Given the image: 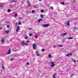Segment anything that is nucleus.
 Here are the masks:
<instances>
[{
    "mask_svg": "<svg viewBox=\"0 0 78 78\" xmlns=\"http://www.w3.org/2000/svg\"><path fill=\"white\" fill-rule=\"evenodd\" d=\"M28 44L27 43H25L23 42V41H22L21 42V45L22 46H24V45H28Z\"/></svg>",
    "mask_w": 78,
    "mask_h": 78,
    "instance_id": "f257e3e1",
    "label": "nucleus"
},
{
    "mask_svg": "<svg viewBox=\"0 0 78 78\" xmlns=\"http://www.w3.org/2000/svg\"><path fill=\"white\" fill-rule=\"evenodd\" d=\"M51 65L50 66L51 67H53L55 66V63L53 62H51Z\"/></svg>",
    "mask_w": 78,
    "mask_h": 78,
    "instance_id": "f03ea898",
    "label": "nucleus"
},
{
    "mask_svg": "<svg viewBox=\"0 0 78 78\" xmlns=\"http://www.w3.org/2000/svg\"><path fill=\"white\" fill-rule=\"evenodd\" d=\"M49 25H50L49 24H45L43 25L42 26L43 27H49Z\"/></svg>",
    "mask_w": 78,
    "mask_h": 78,
    "instance_id": "7ed1b4c3",
    "label": "nucleus"
},
{
    "mask_svg": "<svg viewBox=\"0 0 78 78\" xmlns=\"http://www.w3.org/2000/svg\"><path fill=\"white\" fill-rule=\"evenodd\" d=\"M19 28H20V26H17L16 30V32L18 33L19 32Z\"/></svg>",
    "mask_w": 78,
    "mask_h": 78,
    "instance_id": "20e7f679",
    "label": "nucleus"
},
{
    "mask_svg": "<svg viewBox=\"0 0 78 78\" xmlns=\"http://www.w3.org/2000/svg\"><path fill=\"white\" fill-rule=\"evenodd\" d=\"M11 53V49H10L9 50L8 52L7 53V55H9V54H10Z\"/></svg>",
    "mask_w": 78,
    "mask_h": 78,
    "instance_id": "39448f33",
    "label": "nucleus"
},
{
    "mask_svg": "<svg viewBox=\"0 0 78 78\" xmlns=\"http://www.w3.org/2000/svg\"><path fill=\"white\" fill-rule=\"evenodd\" d=\"M33 48L34 49V50L36 49V44H33Z\"/></svg>",
    "mask_w": 78,
    "mask_h": 78,
    "instance_id": "423d86ee",
    "label": "nucleus"
},
{
    "mask_svg": "<svg viewBox=\"0 0 78 78\" xmlns=\"http://www.w3.org/2000/svg\"><path fill=\"white\" fill-rule=\"evenodd\" d=\"M0 5V8H3V3H1Z\"/></svg>",
    "mask_w": 78,
    "mask_h": 78,
    "instance_id": "0eeeda50",
    "label": "nucleus"
},
{
    "mask_svg": "<svg viewBox=\"0 0 78 78\" xmlns=\"http://www.w3.org/2000/svg\"><path fill=\"white\" fill-rule=\"evenodd\" d=\"M61 36H66L67 35V33H64L62 34H61Z\"/></svg>",
    "mask_w": 78,
    "mask_h": 78,
    "instance_id": "6e6552de",
    "label": "nucleus"
},
{
    "mask_svg": "<svg viewBox=\"0 0 78 78\" xmlns=\"http://www.w3.org/2000/svg\"><path fill=\"white\" fill-rule=\"evenodd\" d=\"M5 32L7 34L9 32V30H5Z\"/></svg>",
    "mask_w": 78,
    "mask_h": 78,
    "instance_id": "1a4fd4ad",
    "label": "nucleus"
},
{
    "mask_svg": "<svg viewBox=\"0 0 78 78\" xmlns=\"http://www.w3.org/2000/svg\"><path fill=\"white\" fill-rule=\"evenodd\" d=\"M56 73H55L54 75H53V78H56Z\"/></svg>",
    "mask_w": 78,
    "mask_h": 78,
    "instance_id": "9d476101",
    "label": "nucleus"
},
{
    "mask_svg": "<svg viewBox=\"0 0 78 78\" xmlns=\"http://www.w3.org/2000/svg\"><path fill=\"white\" fill-rule=\"evenodd\" d=\"M48 58H51V54H48Z\"/></svg>",
    "mask_w": 78,
    "mask_h": 78,
    "instance_id": "9b49d317",
    "label": "nucleus"
},
{
    "mask_svg": "<svg viewBox=\"0 0 78 78\" xmlns=\"http://www.w3.org/2000/svg\"><path fill=\"white\" fill-rule=\"evenodd\" d=\"M1 43H3L4 42V40L3 39V38H2V39L1 41Z\"/></svg>",
    "mask_w": 78,
    "mask_h": 78,
    "instance_id": "f8f14e48",
    "label": "nucleus"
},
{
    "mask_svg": "<svg viewBox=\"0 0 78 78\" xmlns=\"http://www.w3.org/2000/svg\"><path fill=\"white\" fill-rule=\"evenodd\" d=\"M63 46L61 45V44H59V46H58L57 47H62Z\"/></svg>",
    "mask_w": 78,
    "mask_h": 78,
    "instance_id": "ddd939ff",
    "label": "nucleus"
},
{
    "mask_svg": "<svg viewBox=\"0 0 78 78\" xmlns=\"http://www.w3.org/2000/svg\"><path fill=\"white\" fill-rule=\"evenodd\" d=\"M60 4L62 5H64V4H65V3H64V2H60Z\"/></svg>",
    "mask_w": 78,
    "mask_h": 78,
    "instance_id": "4468645a",
    "label": "nucleus"
},
{
    "mask_svg": "<svg viewBox=\"0 0 78 78\" xmlns=\"http://www.w3.org/2000/svg\"><path fill=\"white\" fill-rule=\"evenodd\" d=\"M70 22H67V25H68V26H69V25H70Z\"/></svg>",
    "mask_w": 78,
    "mask_h": 78,
    "instance_id": "2eb2a0df",
    "label": "nucleus"
},
{
    "mask_svg": "<svg viewBox=\"0 0 78 78\" xmlns=\"http://www.w3.org/2000/svg\"><path fill=\"white\" fill-rule=\"evenodd\" d=\"M2 67L3 69H5V67L3 65V64H2Z\"/></svg>",
    "mask_w": 78,
    "mask_h": 78,
    "instance_id": "dca6fc26",
    "label": "nucleus"
},
{
    "mask_svg": "<svg viewBox=\"0 0 78 78\" xmlns=\"http://www.w3.org/2000/svg\"><path fill=\"white\" fill-rule=\"evenodd\" d=\"M24 38L25 39H27V38H28V36H24Z\"/></svg>",
    "mask_w": 78,
    "mask_h": 78,
    "instance_id": "f3484780",
    "label": "nucleus"
},
{
    "mask_svg": "<svg viewBox=\"0 0 78 78\" xmlns=\"http://www.w3.org/2000/svg\"><path fill=\"white\" fill-rule=\"evenodd\" d=\"M40 17H41L42 18V19H43V14H41L40 15Z\"/></svg>",
    "mask_w": 78,
    "mask_h": 78,
    "instance_id": "a211bd4d",
    "label": "nucleus"
},
{
    "mask_svg": "<svg viewBox=\"0 0 78 78\" xmlns=\"http://www.w3.org/2000/svg\"><path fill=\"white\" fill-rule=\"evenodd\" d=\"M68 39H73V37H69L68 38Z\"/></svg>",
    "mask_w": 78,
    "mask_h": 78,
    "instance_id": "6ab92c4d",
    "label": "nucleus"
},
{
    "mask_svg": "<svg viewBox=\"0 0 78 78\" xmlns=\"http://www.w3.org/2000/svg\"><path fill=\"white\" fill-rule=\"evenodd\" d=\"M41 12L42 13H43L44 12V10L42 9L41 10Z\"/></svg>",
    "mask_w": 78,
    "mask_h": 78,
    "instance_id": "aec40b11",
    "label": "nucleus"
},
{
    "mask_svg": "<svg viewBox=\"0 0 78 78\" xmlns=\"http://www.w3.org/2000/svg\"><path fill=\"white\" fill-rule=\"evenodd\" d=\"M31 6V4H30V3H29L28 4V6H27V7H29L30 6Z\"/></svg>",
    "mask_w": 78,
    "mask_h": 78,
    "instance_id": "412c9836",
    "label": "nucleus"
},
{
    "mask_svg": "<svg viewBox=\"0 0 78 78\" xmlns=\"http://www.w3.org/2000/svg\"><path fill=\"white\" fill-rule=\"evenodd\" d=\"M11 10H10V9H9L8 10H7V12H10Z\"/></svg>",
    "mask_w": 78,
    "mask_h": 78,
    "instance_id": "4be33fe9",
    "label": "nucleus"
},
{
    "mask_svg": "<svg viewBox=\"0 0 78 78\" xmlns=\"http://www.w3.org/2000/svg\"><path fill=\"white\" fill-rule=\"evenodd\" d=\"M18 23L19 25H21V22L20 21Z\"/></svg>",
    "mask_w": 78,
    "mask_h": 78,
    "instance_id": "5701e85b",
    "label": "nucleus"
},
{
    "mask_svg": "<svg viewBox=\"0 0 78 78\" xmlns=\"http://www.w3.org/2000/svg\"><path fill=\"white\" fill-rule=\"evenodd\" d=\"M69 56H72V54L71 53H69Z\"/></svg>",
    "mask_w": 78,
    "mask_h": 78,
    "instance_id": "b1692460",
    "label": "nucleus"
},
{
    "mask_svg": "<svg viewBox=\"0 0 78 78\" xmlns=\"http://www.w3.org/2000/svg\"><path fill=\"white\" fill-rule=\"evenodd\" d=\"M5 23H8L7 24L8 25L9 23V22L8 21H6Z\"/></svg>",
    "mask_w": 78,
    "mask_h": 78,
    "instance_id": "393cba45",
    "label": "nucleus"
},
{
    "mask_svg": "<svg viewBox=\"0 0 78 78\" xmlns=\"http://www.w3.org/2000/svg\"><path fill=\"white\" fill-rule=\"evenodd\" d=\"M17 14L16 13L15 15V17H17Z\"/></svg>",
    "mask_w": 78,
    "mask_h": 78,
    "instance_id": "a878e982",
    "label": "nucleus"
},
{
    "mask_svg": "<svg viewBox=\"0 0 78 78\" xmlns=\"http://www.w3.org/2000/svg\"><path fill=\"white\" fill-rule=\"evenodd\" d=\"M29 36H32V34H29Z\"/></svg>",
    "mask_w": 78,
    "mask_h": 78,
    "instance_id": "bb28decb",
    "label": "nucleus"
},
{
    "mask_svg": "<svg viewBox=\"0 0 78 78\" xmlns=\"http://www.w3.org/2000/svg\"><path fill=\"white\" fill-rule=\"evenodd\" d=\"M38 37V36L37 35H35V38H37Z\"/></svg>",
    "mask_w": 78,
    "mask_h": 78,
    "instance_id": "cd10ccee",
    "label": "nucleus"
},
{
    "mask_svg": "<svg viewBox=\"0 0 78 78\" xmlns=\"http://www.w3.org/2000/svg\"><path fill=\"white\" fill-rule=\"evenodd\" d=\"M51 9H53V7H52V6H51Z\"/></svg>",
    "mask_w": 78,
    "mask_h": 78,
    "instance_id": "c85d7f7f",
    "label": "nucleus"
},
{
    "mask_svg": "<svg viewBox=\"0 0 78 78\" xmlns=\"http://www.w3.org/2000/svg\"><path fill=\"white\" fill-rule=\"evenodd\" d=\"M74 75H74V74H72V75L70 77H72V76H74Z\"/></svg>",
    "mask_w": 78,
    "mask_h": 78,
    "instance_id": "c756f323",
    "label": "nucleus"
},
{
    "mask_svg": "<svg viewBox=\"0 0 78 78\" xmlns=\"http://www.w3.org/2000/svg\"><path fill=\"white\" fill-rule=\"evenodd\" d=\"M66 56H69V54H66Z\"/></svg>",
    "mask_w": 78,
    "mask_h": 78,
    "instance_id": "7c9ffc66",
    "label": "nucleus"
},
{
    "mask_svg": "<svg viewBox=\"0 0 78 78\" xmlns=\"http://www.w3.org/2000/svg\"><path fill=\"white\" fill-rule=\"evenodd\" d=\"M40 20V19H39V20H38V22H39V23L40 22V21H41Z\"/></svg>",
    "mask_w": 78,
    "mask_h": 78,
    "instance_id": "2f4dec72",
    "label": "nucleus"
},
{
    "mask_svg": "<svg viewBox=\"0 0 78 78\" xmlns=\"http://www.w3.org/2000/svg\"><path fill=\"white\" fill-rule=\"evenodd\" d=\"M27 65H30V63H28V62H27Z\"/></svg>",
    "mask_w": 78,
    "mask_h": 78,
    "instance_id": "473e14b6",
    "label": "nucleus"
},
{
    "mask_svg": "<svg viewBox=\"0 0 78 78\" xmlns=\"http://www.w3.org/2000/svg\"><path fill=\"white\" fill-rule=\"evenodd\" d=\"M6 27H7V28H9V25H7L6 26Z\"/></svg>",
    "mask_w": 78,
    "mask_h": 78,
    "instance_id": "72a5a7b5",
    "label": "nucleus"
},
{
    "mask_svg": "<svg viewBox=\"0 0 78 78\" xmlns=\"http://www.w3.org/2000/svg\"><path fill=\"white\" fill-rule=\"evenodd\" d=\"M73 61H74V63L76 62V60H73Z\"/></svg>",
    "mask_w": 78,
    "mask_h": 78,
    "instance_id": "f704fd0d",
    "label": "nucleus"
},
{
    "mask_svg": "<svg viewBox=\"0 0 78 78\" xmlns=\"http://www.w3.org/2000/svg\"><path fill=\"white\" fill-rule=\"evenodd\" d=\"M32 13H34V10H32Z\"/></svg>",
    "mask_w": 78,
    "mask_h": 78,
    "instance_id": "c9c22d12",
    "label": "nucleus"
},
{
    "mask_svg": "<svg viewBox=\"0 0 78 78\" xmlns=\"http://www.w3.org/2000/svg\"><path fill=\"white\" fill-rule=\"evenodd\" d=\"M37 56H39V54H38L37 55Z\"/></svg>",
    "mask_w": 78,
    "mask_h": 78,
    "instance_id": "e433bc0d",
    "label": "nucleus"
},
{
    "mask_svg": "<svg viewBox=\"0 0 78 78\" xmlns=\"http://www.w3.org/2000/svg\"><path fill=\"white\" fill-rule=\"evenodd\" d=\"M13 59H14L13 58L11 59H10V61H12V60H13Z\"/></svg>",
    "mask_w": 78,
    "mask_h": 78,
    "instance_id": "4c0bfd02",
    "label": "nucleus"
},
{
    "mask_svg": "<svg viewBox=\"0 0 78 78\" xmlns=\"http://www.w3.org/2000/svg\"><path fill=\"white\" fill-rule=\"evenodd\" d=\"M42 51H44V49H42Z\"/></svg>",
    "mask_w": 78,
    "mask_h": 78,
    "instance_id": "58836bf2",
    "label": "nucleus"
},
{
    "mask_svg": "<svg viewBox=\"0 0 78 78\" xmlns=\"http://www.w3.org/2000/svg\"><path fill=\"white\" fill-rule=\"evenodd\" d=\"M62 41L64 42V41H66V40H62Z\"/></svg>",
    "mask_w": 78,
    "mask_h": 78,
    "instance_id": "ea45409f",
    "label": "nucleus"
},
{
    "mask_svg": "<svg viewBox=\"0 0 78 78\" xmlns=\"http://www.w3.org/2000/svg\"><path fill=\"white\" fill-rule=\"evenodd\" d=\"M36 53H37V54L39 53V52L37 51H36Z\"/></svg>",
    "mask_w": 78,
    "mask_h": 78,
    "instance_id": "a19ab883",
    "label": "nucleus"
},
{
    "mask_svg": "<svg viewBox=\"0 0 78 78\" xmlns=\"http://www.w3.org/2000/svg\"><path fill=\"white\" fill-rule=\"evenodd\" d=\"M34 8H36V6H34Z\"/></svg>",
    "mask_w": 78,
    "mask_h": 78,
    "instance_id": "79ce46f5",
    "label": "nucleus"
},
{
    "mask_svg": "<svg viewBox=\"0 0 78 78\" xmlns=\"http://www.w3.org/2000/svg\"><path fill=\"white\" fill-rule=\"evenodd\" d=\"M27 3H30V1H28L27 2Z\"/></svg>",
    "mask_w": 78,
    "mask_h": 78,
    "instance_id": "37998d69",
    "label": "nucleus"
},
{
    "mask_svg": "<svg viewBox=\"0 0 78 78\" xmlns=\"http://www.w3.org/2000/svg\"><path fill=\"white\" fill-rule=\"evenodd\" d=\"M40 19V21H42V19Z\"/></svg>",
    "mask_w": 78,
    "mask_h": 78,
    "instance_id": "c03bdc74",
    "label": "nucleus"
},
{
    "mask_svg": "<svg viewBox=\"0 0 78 78\" xmlns=\"http://www.w3.org/2000/svg\"><path fill=\"white\" fill-rule=\"evenodd\" d=\"M13 2H16V1H14V0L13 1Z\"/></svg>",
    "mask_w": 78,
    "mask_h": 78,
    "instance_id": "a18cd8bd",
    "label": "nucleus"
},
{
    "mask_svg": "<svg viewBox=\"0 0 78 78\" xmlns=\"http://www.w3.org/2000/svg\"><path fill=\"white\" fill-rule=\"evenodd\" d=\"M55 45H54L53 46V47L54 48H55Z\"/></svg>",
    "mask_w": 78,
    "mask_h": 78,
    "instance_id": "49530a36",
    "label": "nucleus"
},
{
    "mask_svg": "<svg viewBox=\"0 0 78 78\" xmlns=\"http://www.w3.org/2000/svg\"><path fill=\"white\" fill-rule=\"evenodd\" d=\"M15 25H17V23H15Z\"/></svg>",
    "mask_w": 78,
    "mask_h": 78,
    "instance_id": "de8ad7c7",
    "label": "nucleus"
},
{
    "mask_svg": "<svg viewBox=\"0 0 78 78\" xmlns=\"http://www.w3.org/2000/svg\"><path fill=\"white\" fill-rule=\"evenodd\" d=\"M73 2H74V3L76 2V1H73Z\"/></svg>",
    "mask_w": 78,
    "mask_h": 78,
    "instance_id": "09e8293b",
    "label": "nucleus"
},
{
    "mask_svg": "<svg viewBox=\"0 0 78 78\" xmlns=\"http://www.w3.org/2000/svg\"><path fill=\"white\" fill-rule=\"evenodd\" d=\"M69 70H70V69H68V71H69Z\"/></svg>",
    "mask_w": 78,
    "mask_h": 78,
    "instance_id": "8fccbe9b",
    "label": "nucleus"
},
{
    "mask_svg": "<svg viewBox=\"0 0 78 78\" xmlns=\"http://www.w3.org/2000/svg\"><path fill=\"white\" fill-rule=\"evenodd\" d=\"M26 42H27V43H28V42H29V41H27Z\"/></svg>",
    "mask_w": 78,
    "mask_h": 78,
    "instance_id": "3c124183",
    "label": "nucleus"
},
{
    "mask_svg": "<svg viewBox=\"0 0 78 78\" xmlns=\"http://www.w3.org/2000/svg\"><path fill=\"white\" fill-rule=\"evenodd\" d=\"M29 29L30 30H31V28H29Z\"/></svg>",
    "mask_w": 78,
    "mask_h": 78,
    "instance_id": "603ef678",
    "label": "nucleus"
},
{
    "mask_svg": "<svg viewBox=\"0 0 78 78\" xmlns=\"http://www.w3.org/2000/svg\"><path fill=\"white\" fill-rule=\"evenodd\" d=\"M14 57H16V55H15V56H14Z\"/></svg>",
    "mask_w": 78,
    "mask_h": 78,
    "instance_id": "864d4df0",
    "label": "nucleus"
},
{
    "mask_svg": "<svg viewBox=\"0 0 78 78\" xmlns=\"http://www.w3.org/2000/svg\"><path fill=\"white\" fill-rule=\"evenodd\" d=\"M0 30H2V28L0 27Z\"/></svg>",
    "mask_w": 78,
    "mask_h": 78,
    "instance_id": "5fc2aeb1",
    "label": "nucleus"
},
{
    "mask_svg": "<svg viewBox=\"0 0 78 78\" xmlns=\"http://www.w3.org/2000/svg\"><path fill=\"white\" fill-rule=\"evenodd\" d=\"M40 0V1H41V0Z\"/></svg>",
    "mask_w": 78,
    "mask_h": 78,
    "instance_id": "6e6d98bb",
    "label": "nucleus"
},
{
    "mask_svg": "<svg viewBox=\"0 0 78 78\" xmlns=\"http://www.w3.org/2000/svg\"><path fill=\"white\" fill-rule=\"evenodd\" d=\"M19 18L20 19V17H19Z\"/></svg>",
    "mask_w": 78,
    "mask_h": 78,
    "instance_id": "4d7b16f0",
    "label": "nucleus"
},
{
    "mask_svg": "<svg viewBox=\"0 0 78 78\" xmlns=\"http://www.w3.org/2000/svg\"><path fill=\"white\" fill-rule=\"evenodd\" d=\"M2 26H3V24H2Z\"/></svg>",
    "mask_w": 78,
    "mask_h": 78,
    "instance_id": "13d9d810",
    "label": "nucleus"
}]
</instances>
